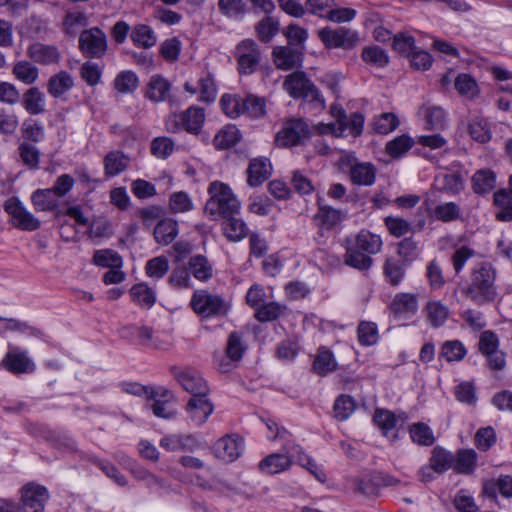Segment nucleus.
<instances>
[{
	"label": "nucleus",
	"mask_w": 512,
	"mask_h": 512,
	"mask_svg": "<svg viewBox=\"0 0 512 512\" xmlns=\"http://www.w3.org/2000/svg\"><path fill=\"white\" fill-rule=\"evenodd\" d=\"M497 270L489 261H480L469 272L468 283L461 293L476 305L492 303L498 296L496 286Z\"/></svg>",
	"instance_id": "1"
},
{
	"label": "nucleus",
	"mask_w": 512,
	"mask_h": 512,
	"mask_svg": "<svg viewBox=\"0 0 512 512\" xmlns=\"http://www.w3.org/2000/svg\"><path fill=\"white\" fill-rule=\"evenodd\" d=\"M210 198L205 205V213L213 217H225L239 214L240 202L233 194L231 188L222 182L214 181L208 187Z\"/></svg>",
	"instance_id": "2"
},
{
	"label": "nucleus",
	"mask_w": 512,
	"mask_h": 512,
	"mask_svg": "<svg viewBox=\"0 0 512 512\" xmlns=\"http://www.w3.org/2000/svg\"><path fill=\"white\" fill-rule=\"evenodd\" d=\"M190 306L201 320L224 318L230 310L229 303L223 297L205 289L193 293Z\"/></svg>",
	"instance_id": "3"
},
{
	"label": "nucleus",
	"mask_w": 512,
	"mask_h": 512,
	"mask_svg": "<svg viewBox=\"0 0 512 512\" xmlns=\"http://www.w3.org/2000/svg\"><path fill=\"white\" fill-rule=\"evenodd\" d=\"M283 87L295 99H303L311 103L316 109H323L325 107L324 97L302 71H295L289 74L284 80Z\"/></svg>",
	"instance_id": "4"
},
{
	"label": "nucleus",
	"mask_w": 512,
	"mask_h": 512,
	"mask_svg": "<svg viewBox=\"0 0 512 512\" xmlns=\"http://www.w3.org/2000/svg\"><path fill=\"white\" fill-rule=\"evenodd\" d=\"M205 122V111L198 106H190L182 112L171 113L165 120V128L169 133L186 131L197 135Z\"/></svg>",
	"instance_id": "5"
},
{
	"label": "nucleus",
	"mask_w": 512,
	"mask_h": 512,
	"mask_svg": "<svg viewBox=\"0 0 512 512\" xmlns=\"http://www.w3.org/2000/svg\"><path fill=\"white\" fill-rule=\"evenodd\" d=\"M311 134L309 124L302 118L286 120L275 135L277 146L290 148L301 145Z\"/></svg>",
	"instance_id": "6"
},
{
	"label": "nucleus",
	"mask_w": 512,
	"mask_h": 512,
	"mask_svg": "<svg viewBox=\"0 0 512 512\" xmlns=\"http://www.w3.org/2000/svg\"><path fill=\"white\" fill-rule=\"evenodd\" d=\"M4 211L11 217L14 227L24 231H35L40 221L29 212L17 197L8 198L3 205Z\"/></svg>",
	"instance_id": "7"
},
{
	"label": "nucleus",
	"mask_w": 512,
	"mask_h": 512,
	"mask_svg": "<svg viewBox=\"0 0 512 512\" xmlns=\"http://www.w3.org/2000/svg\"><path fill=\"white\" fill-rule=\"evenodd\" d=\"M235 55L237 58L238 71L240 74L244 75L253 74L262 59L257 44L250 39H245L236 46Z\"/></svg>",
	"instance_id": "8"
},
{
	"label": "nucleus",
	"mask_w": 512,
	"mask_h": 512,
	"mask_svg": "<svg viewBox=\"0 0 512 512\" xmlns=\"http://www.w3.org/2000/svg\"><path fill=\"white\" fill-rule=\"evenodd\" d=\"M284 441L281 449V454L288 456L290 460V466L292 463H298L302 467L306 468L312 475L315 476L316 479L323 482L325 481V474L322 469L311 459L308 455H306L302 448L294 443L291 439V435L287 436Z\"/></svg>",
	"instance_id": "9"
},
{
	"label": "nucleus",
	"mask_w": 512,
	"mask_h": 512,
	"mask_svg": "<svg viewBox=\"0 0 512 512\" xmlns=\"http://www.w3.org/2000/svg\"><path fill=\"white\" fill-rule=\"evenodd\" d=\"M79 48L88 58H101L107 50V38L99 28L84 30L79 37Z\"/></svg>",
	"instance_id": "10"
},
{
	"label": "nucleus",
	"mask_w": 512,
	"mask_h": 512,
	"mask_svg": "<svg viewBox=\"0 0 512 512\" xmlns=\"http://www.w3.org/2000/svg\"><path fill=\"white\" fill-rule=\"evenodd\" d=\"M48 499L49 492L42 485L28 483L21 489V509L23 512H44Z\"/></svg>",
	"instance_id": "11"
},
{
	"label": "nucleus",
	"mask_w": 512,
	"mask_h": 512,
	"mask_svg": "<svg viewBox=\"0 0 512 512\" xmlns=\"http://www.w3.org/2000/svg\"><path fill=\"white\" fill-rule=\"evenodd\" d=\"M243 450V439L237 434H227L212 446L216 458L226 463L235 461Z\"/></svg>",
	"instance_id": "12"
},
{
	"label": "nucleus",
	"mask_w": 512,
	"mask_h": 512,
	"mask_svg": "<svg viewBox=\"0 0 512 512\" xmlns=\"http://www.w3.org/2000/svg\"><path fill=\"white\" fill-rule=\"evenodd\" d=\"M400 481L395 477L383 472H373L364 478H355L353 481L354 490L363 495H374L378 489L395 486Z\"/></svg>",
	"instance_id": "13"
},
{
	"label": "nucleus",
	"mask_w": 512,
	"mask_h": 512,
	"mask_svg": "<svg viewBox=\"0 0 512 512\" xmlns=\"http://www.w3.org/2000/svg\"><path fill=\"white\" fill-rule=\"evenodd\" d=\"M374 422L381 429L383 435L388 437L391 441L399 438V430L403 428L407 420L406 414L395 415L394 413L377 409L374 413Z\"/></svg>",
	"instance_id": "14"
},
{
	"label": "nucleus",
	"mask_w": 512,
	"mask_h": 512,
	"mask_svg": "<svg viewBox=\"0 0 512 512\" xmlns=\"http://www.w3.org/2000/svg\"><path fill=\"white\" fill-rule=\"evenodd\" d=\"M185 411L188 421L195 427H201L214 411V405L207 396L190 397Z\"/></svg>",
	"instance_id": "15"
},
{
	"label": "nucleus",
	"mask_w": 512,
	"mask_h": 512,
	"mask_svg": "<svg viewBox=\"0 0 512 512\" xmlns=\"http://www.w3.org/2000/svg\"><path fill=\"white\" fill-rule=\"evenodd\" d=\"M184 90L191 95L199 93L198 100L201 102L212 103L215 101L217 96V88L211 73L203 71L200 73L197 84L186 81Z\"/></svg>",
	"instance_id": "16"
},
{
	"label": "nucleus",
	"mask_w": 512,
	"mask_h": 512,
	"mask_svg": "<svg viewBox=\"0 0 512 512\" xmlns=\"http://www.w3.org/2000/svg\"><path fill=\"white\" fill-rule=\"evenodd\" d=\"M176 378L191 397L208 396L210 391L209 386L207 381L199 373L185 370L177 373Z\"/></svg>",
	"instance_id": "17"
},
{
	"label": "nucleus",
	"mask_w": 512,
	"mask_h": 512,
	"mask_svg": "<svg viewBox=\"0 0 512 512\" xmlns=\"http://www.w3.org/2000/svg\"><path fill=\"white\" fill-rule=\"evenodd\" d=\"M393 315L400 319H409L418 310V298L413 293H398L390 304Z\"/></svg>",
	"instance_id": "18"
},
{
	"label": "nucleus",
	"mask_w": 512,
	"mask_h": 512,
	"mask_svg": "<svg viewBox=\"0 0 512 512\" xmlns=\"http://www.w3.org/2000/svg\"><path fill=\"white\" fill-rule=\"evenodd\" d=\"M171 88L172 85L166 78L156 74L150 77L144 95L152 102H164L169 100Z\"/></svg>",
	"instance_id": "19"
},
{
	"label": "nucleus",
	"mask_w": 512,
	"mask_h": 512,
	"mask_svg": "<svg viewBox=\"0 0 512 512\" xmlns=\"http://www.w3.org/2000/svg\"><path fill=\"white\" fill-rule=\"evenodd\" d=\"M160 446L167 451L192 452L199 447V442L191 434H170L160 440Z\"/></svg>",
	"instance_id": "20"
},
{
	"label": "nucleus",
	"mask_w": 512,
	"mask_h": 512,
	"mask_svg": "<svg viewBox=\"0 0 512 512\" xmlns=\"http://www.w3.org/2000/svg\"><path fill=\"white\" fill-rule=\"evenodd\" d=\"M272 172V166L268 158L259 157L250 160L247 169V183L251 187L260 186L266 181Z\"/></svg>",
	"instance_id": "21"
},
{
	"label": "nucleus",
	"mask_w": 512,
	"mask_h": 512,
	"mask_svg": "<svg viewBox=\"0 0 512 512\" xmlns=\"http://www.w3.org/2000/svg\"><path fill=\"white\" fill-rule=\"evenodd\" d=\"M273 53L276 66L282 70H290L302 62V51L298 47H277Z\"/></svg>",
	"instance_id": "22"
},
{
	"label": "nucleus",
	"mask_w": 512,
	"mask_h": 512,
	"mask_svg": "<svg viewBox=\"0 0 512 512\" xmlns=\"http://www.w3.org/2000/svg\"><path fill=\"white\" fill-rule=\"evenodd\" d=\"M319 36L327 48H348L353 45L350 32L345 28L331 29L324 28Z\"/></svg>",
	"instance_id": "23"
},
{
	"label": "nucleus",
	"mask_w": 512,
	"mask_h": 512,
	"mask_svg": "<svg viewBox=\"0 0 512 512\" xmlns=\"http://www.w3.org/2000/svg\"><path fill=\"white\" fill-rule=\"evenodd\" d=\"M3 366L14 374L30 373L35 370L33 361L26 352H9L2 361Z\"/></svg>",
	"instance_id": "24"
},
{
	"label": "nucleus",
	"mask_w": 512,
	"mask_h": 512,
	"mask_svg": "<svg viewBox=\"0 0 512 512\" xmlns=\"http://www.w3.org/2000/svg\"><path fill=\"white\" fill-rule=\"evenodd\" d=\"M238 214L227 215L222 224L224 235L229 241L238 242L248 235L249 229L245 221L237 216Z\"/></svg>",
	"instance_id": "25"
},
{
	"label": "nucleus",
	"mask_w": 512,
	"mask_h": 512,
	"mask_svg": "<svg viewBox=\"0 0 512 512\" xmlns=\"http://www.w3.org/2000/svg\"><path fill=\"white\" fill-rule=\"evenodd\" d=\"M28 56L39 64L51 65L59 61V51L55 46L34 43L28 48Z\"/></svg>",
	"instance_id": "26"
},
{
	"label": "nucleus",
	"mask_w": 512,
	"mask_h": 512,
	"mask_svg": "<svg viewBox=\"0 0 512 512\" xmlns=\"http://www.w3.org/2000/svg\"><path fill=\"white\" fill-rule=\"evenodd\" d=\"M497 492L503 497H512V477L509 475H501L495 480H490L484 483L483 493L491 498L496 499Z\"/></svg>",
	"instance_id": "27"
},
{
	"label": "nucleus",
	"mask_w": 512,
	"mask_h": 512,
	"mask_svg": "<svg viewBox=\"0 0 512 512\" xmlns=\"http://www.w3.org/2000/svg\"><path fill=\"white\" fill-rule=\"evenodd\" d=\"M420 113L425 118V127L429 130H441L446 125V113L443 108L425 104L421 107Z\"/></svg>",
	"instance_id": "28"
},
{
	"label": "nucleus",
	"mask_w": 512,
	"mask_h": 512,
	"mask_svg": "<svg viewBox=\"0 0 512 512\" xmlns=\"http://www.w3.org/2000/svg\"><path fill=\"white\" fill-rule=\"evenodd\" d=\"M130 159L121 151H111L104 157V172L108 177H115L129 166Z\"/></svg>",
	"instance_id": "29"
},
{
	"label": "nucleus",
	"mask_w": 512,
	"mask_h": 512,
	"mask_svg": "<svg viewBox=\"0 0 512 512\" xmlns=\"http://www.w3.org/2000/svg\"><path fill=\"white\" fill-rule=\"evenodd\" d=\"M351 243L370 255L380 252L383 245L381 237L368 230H361Z\"/></svg>",
	"instance_id": "30"
},
{
	"label": "nucleus",
	"mask_w": 512,
	"mask_h": 512,
	"mask_svg": "<svg viewBox=\"0 0 512 512\" xmlns=\"http://www.w3.org/2000/svg\"><path fill=\"white\" fill-rule=\"evenodd\" d=\"M424 311L426 313L427 321L434 328L444 325L450 314L449 308L438 300L428 301Z\"/></svg>",
	"instance_id": "31"
},
{
	"label": "nucleus",
	"mask_w": 512,
	"mask_h": 512,
	"mask_svg": "<svg viewBox=\"0 0 512 512\" xmlns=\"http://www.w3.org/2000/svg\"><path fill=\"white\" fill-rule=\"evenodd\" d=\"M188 270L197 280L206 282L213 276V266L203 255L191 256L188 261Z\"/></svg>",
	"instance_id": "32"
},
{
	"label": "nucleus",
	"mask_w": 512,
	"mask_h": 512,
	"mask_svg": "<svg viewBox=\"0 0 512 512\" xmlns=\"http://www.w3.org/2000/svg\"><path fill=\"white\" fill-rule=\"evenodd\" d=\"M344 258L346 265L361 271L368 270L373 263L370 254L356 248L352 243L347 246Z\"/></svg>",
	"instance_id": "33"
},
{
	"label": "nucleus",
	"mask_w": 512,
	"mask_h": 512,
	"mask_svg": "<svg viewBox=\"0 0 512 512\" xmlns=\"http://www.w3.org/2000/svg\"><path fill=\"white\" fill-rule=\"evenodd\" d=\"M178 235V223L171 218L160 220L154 228V238L162 245L170 244Z\"/></svg>",
	"instance_id": "34"
},
{
	"label": "nucleus",
	"mask_w": 512,
	"mask_h": 512,
	"mask_svg": "<svg viewBox=\"0 0 512 512\" xmlns=\"http://www.w3.org/2000/svg\"><path fill=\"white\" fill-rule=\"evenodd\" d=\"M336 369L337 362L333 353L324 347L319 348L313 362L314 372L320 376H326Z\"/></svg>",
	"instance_id": "35"
},
{
	"label": "nucleus",
	"mask_w": 512,
	"mask_h": 512,
	"mask_svg": "<svg viewBox=\"0 0 512 512\" xmlns=\"http://www.w3.org/2000/svg\"><path fill=\"white\" fill-rule=\"evenodd\" d=\"M23 106L31 115H39L45 111V95L37 87L28 89L23 95Z\"/></svg>",
	"instance_id": "36"
},
{
	"label": "nucleus",
	"mask_w": 512,
	"mask_h": 512,
	"mask_svg": "<svg viewBox=\"0 0 512 512\" xmlns=\"http://www.w3.org/2000/svg\"><path fill=\"white\" fill-rule=\"evenodd\" d=\"M240 138V131L235 125H226L214 136L213 144L217 149H228L236 145Z\"/></svg>",
	"instance_id": "37"
},
{
	"label": "nucleus",
	"mask_w": 512,
	"mask_h": 512,
	"mask_svg": "<svg viewBox=\"0 0 512 512\" xmlns=\"http://www.w3.org/2000/svg\"><path fill=\"white\" fill-rule=\"evenodd\" d=\"M350 177L357 185L370 186L375 181L376 171L370 163H357L351 167Z\"/></svg>",
	"instance_id": "38"
},
{
	"label": "nucleus",
	"mask_w": 512,
	"mask_h": 512,
	"mask_svg": "<svg viewBox=\"0 0 512 512\" xmlns=\"http://www.w3.org/2000/svg\"><path fill=\"white\" fill-rule=\"evenodd\" d=\"M494 203L497 207L496 219L499 221H512V195L506 189L494 193Z\"/></svg>",
	"instance_id": "39"
},
{
	"label": "nucleus",
	"mask_w": 512,
	"mask_h": 512,
	"mask_svg": "<svg viewBox=\"0 0 512 512\" xmlns=\"http://www.w3.org/2000/svg\"><path fill=\"white\" fill-rule=\"evenodd\" d=\"M74 85L73 79L66 71L50 77L47 90L52 97L58 98L69 91Z\"/></svg>",
	"instance_id": "40"
},
{
	"label": "nucleus",
	"mask_w": 512,
	"mask_h": 512,
	"mask_svg": "<svg viewBox=\"0 0 512 512\" xmlns=\"http://www.w3.org/2000/svg\"><path fill=\"white\" fill-rule=\"evenodd\" d=\"M130 37L136 46L142 48L153 47L157 42L155 32L146 24L135 25L131 31Z\"/></svg>",
	"instance_id": "41"
},
{
	"label": "nucleus",
	"mask_w": 512,
	"mask_h": 512,
	"mask_svg": "<svg viewBox=\"0 0 512 512\" xmlns=\"http://www.w3.org/2000/svg\"><path fill=\"white\" fill-rule=\"evenodd\" d=\"M290 467L288 456L281 453H274L264 458L259 463V469L267 474H277Z\"/></svg>",
	"instance_id": "42"
},
{
	"label": "nucleus",
	"mask_w": 512,
	"mask_h": 512,
	"mask_svg": "<svg viewBox=\"0 0 512 512\" xmlns=\"http://www.w3.org/2000/svg\"><path fill=\"white\" fill-rule=\"evenodd\" d=\"M139 85V79L135 72L124 70L119 72L114 81V89L121 94H132Z\"/></svg>",
	"instance_id": "43"
},
{
	"label": "nucleus",
	"mask_w": 512,
	"mask_h": 512,
	"mask_svg": "<svg viewBox=\"0 0 512 512\" xmlns=\"http://www.w3.org/2000/svg\"><path fill=\"white\" fill-rule=\"evenodd\" d=\"M31 200L37 211H52L58 206L56 195L51 188L37 189L32 193Z\"/></svg>",
	"instance_id": "44"
},
{
	"label": "nucleus",
	"mask_w": 512,
	"mask_h": 512,
	"mask_svg": "<svg viewBox=\"0 0 512 512\" xmlns=\"http://www.w3.org/2000/svg\"><path fill=\"white\" fill-rule=\"evenodd\" d=\"M130 295L135 303L144 307L151 308L156 301V294L146 283H138L130 289Z\"/></svg>",
	"instance_id": "45"
},
{
	"label": "nucleus",
	"mask_w": 512,
	"mask_h": 512,
	"mask_svg": "<svg viewBox=\"0 0 512 512\" xmlns=\"http://www.w3.org/2000/svg\"><path fill=\"white\" fill-rule=\"evenodd\" d=\"M338 122L341 133L348 131L353 136L361 134L364 124V118L360 113H352L346 118L342 110H338Z\"/></svg>",
	"instance_id": "46"
},
{
	"label": "nucleus",
	"mask_w": 512,
	"mask_h": 512,
	"mask_svg": "<svg viewBox=\"0 0 512 512\" xmlns=\"http://www.w3.org/2000/svg\"><path fill=\"white\" fill-rule=\"evenodd\" d=\"M473 189L478 194H485L494 189L496 185V176L489 169H481L472 177Z\"/></svg>",
	"instance_id": "47"
},
{
	"label": "nucleus",
	"mask_w": 512,
	"mask_h": 512,
	"mask_svg": "<svg viewBox=\"0 0 512 512\" xmlns=\"http://www.w3.org/2000/svg\"><path fill=\"white\" fill-rule=\"evenodd\" d=\"M466 354L467 350L461 341L448 340L441 345L439 357L444 358L447 362H458L461 361Z\"/></svg>",
	"instance_id": "48"
},
{
	"label": "nucleus",
	"mask_w": 512,
	"mask_h": 512,
	"mask_svg": "<svg viewBox=\"0 0 512 512\" xmlns=\"http://www.w3.org/2000/svg\"><path fill=\"white\" fill-rule=\"evenodd\" d=\"M383 274L392 286H398L405 276L404 265L399 260L388 257L383 264Z\"/></svg>",
	"instance_id": "49"
},
{
	"label": "nucleus",
	"mask_w": 512,
	"mask_h": 512,
	"mask_svg": "<svg viewBox=\"0 0 512 512\" xmlns=\"http://www.w3.org/2000/svg\"><path fill=\"white\" fill-rule=\"evenodd\" d=\"M477 463V453L473 449H462L457 452L454 469L457 473L470 474Z\"/></svg>",
	"instance_id": "50"
},
{
	"label": "nucleus",
	"mask_w": 512,
	"mask_h": 512,
	"mask_svg": "<svg viewBox=\"0 0 512 512\" xmlns=\"http://www.w3.org/2000/svg\"><path fill=\"white\" fill-rule=\"evenodd\" d=\"M95 265L109 269L122 268L123 260L118 252L112 249L96 250L93 256Z\"/></svg>",
	"instance_id": "51"
},
{
	"label": "nucleus",
	"mask_w": 512,
	"mask_h": 512,
	"mask_svg": "<svg viewBox=\"0 0 512 512\" xmlns=\"http://www.w3.org/2000/svg\"><path fill=\"white\" fill-rule=\"evenodd\" d=\"M409 434L412 441L421 446H431L435 442L431 428L422 422L413 423L409 427Z\"/></svg>",
	"instance_id": "52"
},
{
	"label": "nucleus",
	"mask_w": 512,
	"mask_h": 512,
	"mask_svg": "<svg viewBox=\"0 0 512 512\" xmlns=\"http://www.w3.org/2000/svg\"><path fill=\"white\" fill-rule=\"evenodd\" d=\"M361 56L365 63L377 68H384L389 63V56L386 51L379 46L364 47Z\"/></svg>",
	"instance_id": "53"
},
{
	"label": "nucleus",
	"mask_w": 512,
	"mask_h": 512,
	"mask_svg": "<svg viewBox=\"0 0 512 512\" xmlns=\"http://www.w3.org/2000/svg\"><path fill=\"white\" fill-rule=\"evenodd\" d=\"M12 72L17 80L26 85L33 84L37 80L39 74L37 67L28 61H18L15 63Z\"/></svg>",
	"instance_id": "54"
},
{
	"label": "nucleus",
	"mask_w": 512,
	"mask_h": 512,
	"mask_svg": "<svg viewBox=\"0 0 512 512\" xmlns=\"http://www.w3.org/2000/svg\"><path fill=\"white\" fill-rule=\"evenodd\" d=\"M453 455L443 448L436 447L432 450L429 464L435 473H443L447 471L453 463Z\"/></svg>",
	"instance_id": "55"
},
{
	"label": "nucleus",
	"mask_w": 512,
	"mask_h": 512,
	"mask_svg": "<svg viewBox=\"0 0 512 512\" xmlns=\"http://www.w3.org/2000/svg\"><path fill=\"white\" fill-rule=\"evenodd\" d=\"M243 114L250 118H260L266 114V102L264 98L249 94L243 97Z\"/></svg>",
	"instance_id": "56"
},
{
	"label": "nucleus",
	"mask_w": 512,
	"mask_h": 512,
	"mask_svg": "<svg viewBox=\"0 0 512 512\" xmlns=\"http://www.w3.org/2000/svg\"><path fill=\"white\" fill-rule=\"evenodd\" d=\"M247 346L243 341V335L237 331L231 332L228 336L226 354L232 361H239Z\"/></svg>",
	"instance_id": "57"
},
{
	"label": "nucleus",
	"mask_w": 512,
	"mask_h": 512,
	"mask_svg": "<svg viewBox=\"0 0 512 512\" xmlns=\"http://www.w3.org/2000/svg\"><path fill=\"white\" fill-rule=\"evenodd\" d=\"M475 255L476 251L467 245L455 247L454 252L451 255V263L455 274H460L468 260L473 258Z\"/></svg>",
	"instance_id": "58"
},
{
	"label": "nucleus",
	"mask_w": 512,
	"mask_h": 512,
	"mask_svg": "<svg viewBox=\"0 0 512 512\" xmlns=\"http://www.w3.org/2000/svg\"><path fill=\"white\" fill-rule=\"evenodd\" d=\"M220 104L223 112L230 118H237L243 115V97L239 95L224 94Z\"/></svg>",
	"instance_id": "59"
},
{
	"label": "nucleus",
	"mask_w": 512,
	"mask_h": 512,
	"mask_svg": "<svg viewBox=\"0 0 512 512\" xmlns=\"http://www.w3.org/2000/svg\"><path fill=\"white\" fill-rule=\"evenodd\" d=\"M468 131L472 139L480 143H486L491 139L488 122L485 119L475 117L470 120Z\"/></svg>",
	"instance_id": "60"
},
{
	"label": "nucleus",
	"mask_w": 512,
	"mask_h": 512,
	"mask_svg": "<svg viewBox=\"0 0 512 512\" xmlns=\"http://www.w3.org/2000/svg\"><path fill=\"white\" fill-rule=\"evenodd\" d=\"M433 216L442 222H452L460 218L461 209L455 202H446L434 208Z\"/></svg>",
	"instance_id": "61"
},
{
	"label": "nucleus",
	"mask_w": 512,
	"mask_h": 512,
	"mask_svg": "<svg viewBox=\"0 0 512 512\" xmlns=\"http://www.w3.org/2000/svg\"><path fill=\"white\" fill-rule=\"evenodd\" d=\"M414 143V140L410 136L403 134L386 144V152L390 156L398 158L404 155L409 149H411Z\"/></svg>",
	"instance_id": "62"
},
{
	"label": "nucleus",
	"mask_w": 512,
	"mask_h": 512,
	"mask_svg": "<svg viewBox=\"0 0 512 512\" xmlns=\"http://www.w3.org/2000/svg\"><path fill=\"white\" fill-rule=\"evenodd\" d=\"M356 408L354 399L349 395H340L334 403L333 411L339 421L347 420Z\"/></svg>",
	"instance_id": "63"
},
{
	"label": "nucleus",
	"mask_w": 512,
	"mask_h": 512,
	"mask_svg": "<svg viewBox=\"0 0 512 512\" xmlns=\"http://www.w3.org/2000/svg\"><path fill=\"white\" fill-rule=\"evenodd\" d=\"M285 306L277 302L264 303L255 310V318L260 322L273 321L280 317Z\"/></svg>",
	"instance_id": "64"
}]
</instances>
